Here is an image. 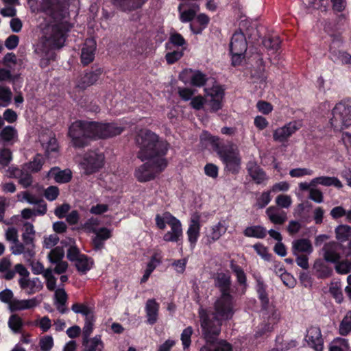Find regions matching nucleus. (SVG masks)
Returning a JSON list of instances; mask_svg holds the SVG:
<instances>
[{"label": "nucleus", "mask_w": 351, "mask_h": 351, "mask_svg": "<svg viewBox=\"0 0 351 351\" xmlns=\"http://www.w3.org/2000/svg\"><path fill=\"white\" fill-rule=\"evenodd\" d=\"M125 128L116 123L95 121L77 120L69 128L68 135L75 148H84L91 141L107 139L120 135Z\"/></svg>", "instance_id": "f257e3e1"}, {"label": "nucleus", "mask_w": 351, "mask_h": 351, "mask_svg": "<svg viewBox=\"0 0 351 351\" xmlns=\"http://www.w3.org/2000/svg\"><path fill=\"white\" fill-rule=\"evenodd\" d=\"M134 140L138 148L137 158L142 162L152 160L159 171H164L168 165L165 156L169 149V143L149 129L140 130Z\"/></svg>", "instance_id": "f03ea898"}, {"label": "nucleus", "mask_w": 351, "mask_h": 351, "mask_svg": "<svg viewBox=\"0 0 351 351\" xmlns=\"http://www.w3.org/2000/svg\"><path fill=\"white\" fill-rule=\"evenodd\" d=\"M73 24L68 21L55 23L48 36H43L34 47V53L40 58L39 66L46 68L56 57L55 50L62 48L71 30Z\"/></svg>", "instance_id": "7ed1b4c3"}, {"label": "nucleus", "mask_w": 351, "mask_h": 351, "mask_svg": "<svg viewBox=\"0 0 351 351\" xmlns=\"http://www.w3.org/2000/svg\"><path fill=\"white\" fill-rule=\"evenodd\" d=\"M202 335L206 341L199 351H232L231 343L226 340L219 339L222 319L213 312L200 308L199 311Z\"/></svg>", "instance_id": "20e7f679"}, {"label": "nucleus", "mask_w": 351, "mask_h": 351, "mask_svg": "<svg viewBox=\"0 0 351 351\" xmlns=\"http://www.w3.org/2000/svg\"><path fill=\"white\" fill-rule=\"evenodd\" d=\"M201 141L208 142L217 153L224 165V170L232 175H237L241 168V156L237 145L230 142L228 144L220 141L219 137L204 132Z\"/></svg>", "instance_id": "39448f33"}, {"label": "nucleus", "mask_w": 351, "mask_h": 351, "mask_svg": "<svg viewBox=\"0 0 351 351\" xmlns=\"http://www.w3.org/2000/svg\"><path fill=\"white\" fill-rule=\"evenodd\" d=\"M214 284L220 291V296L215 303V312L217 317L228 320L234 315V298L231 295L232 280L227 272H218L214 277Z\"/></svg>", "instance_id": "423d86ee"}, {"label": "nucleus", "mask_w": 351, "mask_h": 351, "mask_svg": "<svg viewBox=\"0 0 351 351\" xmlns=\"http://www.w3.org/2000/svg\"><path fill=\"white\" fill-rule=\"evenodd\" d=\"M32 13H43L50 17L55 23L68 21L69 5L65 0H26Z\"/></svg>", "instance_id": "0eeeda50"}, {"label": "nucleus", "mask_w": 351, "mask_h": 351, "mask_svg": "<svg viewBox=\"0 0 351 351\" xmlns=\"http://www.w3.org/2000/svg\"><path fill=\"white\" fill-rule=\"evenodd\" d=\"M330 123L335 130H342L351 125V98L344 99L332 110Z\"/></svg>", "instance_id": "6e6552de"}, {"label": "nucleus", "mask_w": 351, "mask_h": 351, "mask_svg": "<svg viewBox=\"0 0 351 351\" xmlns=\"http://www.w3.org/2000/svg\"><path fill=\"white\" fill-rule=\"evenodd\" d=\"M104 155L97 151L90 150L83 158L82 166L86 175L93 174L103 167L104 164Z\"/></svg>", "instance_id": "1a4fd4ad"}, {"label": "nucleus", "mask_w": 351, "mask_h": 351, "mask_svg": "<svg viewBox=\"0 0 351 351\" xmlns=\"http://www.w3.org/2000/svg\"><path fill=\"white\" fill-rule=\"evenodd\" d=\"M104 73V68L97 64H93L90 69H86L79 77L77 87L85 90L88 87L95 84Z\"/></svg>", "instance_id": "9d476101"}, {"label": "nucleus", "mask_w": 351, "mask_h": 351, "mask_svg": "<svg viewBox=\"0 0 351 351\" xmlns=\"http://www.w3.org/2000/svg\"><path fill=\"white\" fill-rule=\"evenodd\" d=\"M167 223L171 227V231H168L163 236V240L166 242H179L182 237V224L179 219L171 213H164Z\"/></svg>", "instance_id": "9b49d317"}, {"label": "nucleus", "mask_w": 351, "mask_h": 351, "mask_svg": "<svg viewBox=\"0 0 351 351\" xmlns=\"http://www.w3.org/2000/svg\"><path fill=\"white\" fill-rule=\"evenodd\" d=\"M301 126L298 121H291L275 130L273 132V139L276 142L285 143L288 141L289 137L300 129Z\"/></svg>", "instance_id": "f8f14e48"}, {"label": "nucleus", "mask_w": 351, "mask_h": 351, "mask_svg": "<svg viewBox=\"0 0 351 351\" xmlns=\"http://www.w3.org/2000/svg\"><path fill=\"white\" fill-rule=\"evenodd\" d=\"M200 219L201 214L199 212L195 211L191 215V217L189 221L186 234L188 241L190 243V247L192 250L195 248L200 236Z\"/></svg>", "instance_id": "ddd939ff"}, {"label": "nucleus", "mask_w": 351, "mask_h": 351, "mask_svg": "<svg viewBox=\"0 0 351 351\" xmlns=\"http://www.w3.org/2000/svg\"><path fill=\"white\" fill-rule=\"evenodd\" d=\"M305 340L308 346L315 351H322L324 348V339L321 329L317 326H311L306 330Z\"/></svg>", "instance_id": "4468645a"}, {"label": "nucleus", "mask_w": 351, "mask_h": 351, "mask_svg": "<svg viewBox=\"0 0 351 351\" xmlns=\"http://www.w3.org/2000/svg\"><path fill=\"white\" fill-rule=\"evenodd\" d=\"M160 172L154 162H147L136 169L134 175L138 182H145L154 180L156 173Z\"/></svg>", "instance_id": "2eb2a0df"}, {"label": "nucleus", "mask_w": 351, "mask_h": 351, "mask_svg": "<svg viewBox=\"0 0 351 351\" xmlns=\"http://www.w3.org/2000/svg\"><path fill=\"white\" fill-rule=\"evenodd\" d=\"M96 41L93 38H87L81 50L80 61L85 66L93 62L96 51Z\"/></svg>", "instance_id": "dca6fc26"}, {"label": "nucleus", "mask_w": 351, "mask_h": 351, "mask_svg": "<svg viewBox=\"0 0 351 351\" xmlns=\"http://www.w3.org/2000/svg\"><path fill=\"white\" fill-rule=\"evenodd\" d=\"M254 278L256 280V291L257 293L258 298L259 299L261 306L263 309H266L269 303V294L267 292V285L265 283L261 276L258 274H254Z\"/></svg>", "instance_id": "f3484780"}, {"label": "nucleus", "mask_w": 351, "mask_h": 351, "mask_svg": "<svg viewBox=\"0 0 351 351\" xmlns=\"http://www.w3.org/2000/svg\"><path fill=\"white\" fill-rule=\"evenodd\" d=\"M247 49V41L245 35L241 30L236 31L230 43V51L245 53Z\"/></svg>", "instance_id": "a211bd4d"}, {"label": "nucleus", "mask_w": 351, "mask_h": 351, "mask_svg": "<svg viewBox=\"0 0 351 351\" xmlns=\"http://www.w3.org/2000/svg\"><path fill=\"white\" fill-rule=\"evenodd\" d=\"M112 4L122 12H132L140 9L148 0H110Z\"/></svg>", "instance_id": "6ab92c4d"}, {"label": "nucleus", "mask_w": 351, "mask_h": 351, "mask_svg": "<svg viewBox=\"0 0 351 351\" xmlns=\"http://www.w3.org/2000/svg\"><path fill=\"white\" fill-rule=\"evenodd\" d=\"M49 175L52 177L55 182L59 184H66L69 182L73 178L72 171L69 169L62 170L58 167H52Z\"/></svg>", "instance_id": "aec40b11"}, {"label": "nucleus", "mask_w": 351, "mask_h": 351, "mask_svg": "<svg viewBox=\"0 0 351 351\" xmlns=\"http://www.w3.org/2000/svg\"><path fill=\"white\" fill-rule=\"evenodd\" d=\"M159 304L155 299L147 300L145 304V313L147 316V323L150 325H154L156 323L158 317Z\"/></svg>", "instance_id": "412c9836"}, {"label": "nucleus", "mask_w": 351, "mask_h": 351, "mask_svg": "<svg viewBox=\"0 0 351 351\" xmlns=\"http://www.w3.org/2000/svg\"><path fill=\"white\" fill-rule=\"evenodd\" d=\"M324 253V257L326 261L337 263L341 258L340 254L338 252V245L336 243H328L324 245L323 248Z\"/></svg>", "instance_id": "4be33fe9"}, {"label": "nucleus", "mask_w": 351, "mask_h": 351, "mask_svg": "<svg viewBox=\"0 0 351 351\" xmlns=\"http://www.w3.org/2000/svg\"><path fill=\"white\" fill-rule=\"evenodd\" d=\"M230 268L236 276L237 283L242 287L243 293H244L248 285L247 283V276L243 269L237 265L234 260L230 261Z\"/></svg>", "instance_id": "5701e85b"}, {"label": "nucleus", "mask_w": 351, "mask_h": 351, "mask_svg": "<svg viewBox=\"0 0 351 351\" xmlns=\"http://www.w3.org/2000/svg\"><path fill=\"white\" fill-rule=\"evenodd\" d=\"M330 58L335 63L340 62L343 65H351V54L332 47L329 49Z\"/></svg>", "instance_id": "b1692460"}, {"label": "nucleus", "mask_w": 351, "mask_h": 351, "mask_svg": "<svg viewBox=\"0 0 351 351\" xmlns=\"http://www.w3.org/2000/svg\"><path fill=\"white\" fill-rule=\"evenodd\" d=\"M247 169L250 176L256 184H261L267 180L265 171L256 162L248 165Z\"/></svg>", "instance_id": "393cba45"}, {"label": "nucleus", "mask_w": 351, "mask_h": 351, "mask_svg": "<svg viewBox=\"0 0 351 351\" xmlns=\"http://www.w3.org/2000/svg\"><path fill=\"white\" fill-rule=\"evenodd\" d=\"M38 304V302L36 298L29 300H16L14 299L12 302L10 304V311L12 312L22 311L26 309H30Z\"/></svg>", "instance_id": "a878e982"}, {"label": "nucleus", "mask_w": 351, "mask_h": 351, "mask_svg": "<svg viewBox=\"0 0 351 351\" xmlns=\"http://www.w3.org/2000/svg\"><path fill=\"white\" fill-rule=\"evenodd\" d=\"M263 45L271 53H276L280 49L281 40L278 35H267L262 40Z\"/></svg>", "instance_id": "bb28decb"}, {"label": "nucleus", "mask_w": 351, "mask_h": 351, "mask_svg": "<svg viewBox=\"0 0 351 351\" xmlns=\"http://www.w3.org/2000/svg\"><path fill=\"white\" fill-rule=\"evenodd\" d=\"M313 246L310 240L307 239H300L293 242V252L294 254L300 252H305L308 254L313 252Z\"/></svg>", "instance_id": "cd10ccee"}, {"label": "nucleus", "mask_w": 351, "mask_h": 351, "mask_svg": "<svg viewBox=\"0 0 351 351\" xmlns=\"http://www.w3.org/2000/svg\"><path fill=\"white\" fill-rule=\"evenodd\" d=\"M267 230L262 226H252L247 227L243 234L247 237H254L257 239H264L267 235Z\"/></svg>", "instance_id": "c85d7f7f"}, {"label": "nucleus", "mask_w": 351, "mask_h": 351, "mask_svg": "<svg viewBox=\"0 0 351 351\" xmlns=\"http://www.w3.org/2000/svg\"><path fill=\"white\" fill-rule=\"evenodd\" d=\"M8 325L14 333L19 334L23 332L24 322L19 315L12 314L9 317Z\"/></svg>", "instance_id": "c756f323"}, {"label": "nucleus", "mask_w": 351, "mask_h": 351, "mask_svg": "<svg viewBox=\"0 0 351 351\" xmlns=\"http://www.w3.org/2000/svg\"><path fill=\"white\" fill-rule=\"evenodd\" d=\"M227 228L224 227L221 222H219L217 225L211 228L210 232L208 235V241L210 243H213L218 239L226 232Z\"/></svg>", "instance_id": "7c9ffc66"}, {"label": "nucleus", "mask_w": 351, "mask_h": 351, "mask_svg": "<svg viewBox=\"0 0 351 351\" xmlns=\"http://www.w3.org/2000/svg\"><path fill=\"white\" fill-rule=\"evenodd\" d=\"M17 130L12 126L8 125L0 132V140L4 143H10L17 138Z\"/></svg>", "instance_id": "2f4dec72"}, {"label": "nucleus", "mask_w": 351, "mask_h": 351, "mask_svg": "<svg viewBox=\"0 0 351 351\" xmlns=\"http://www.w3.org/2000/svg\"><path fill=\"white\" fill-rule=\"evenodd\" d=\"M336 239L341 242L347 241L351 237V227L348 225H339L335 230Z\"/></svg>", "instance_id": "473e14b6"}, {"label": "nucleus", "mask_w": 351, "mask_h": 351, "mask_svg": "<svg viewBox=\"0 0 351 351\" xmlns=\"http://www.w3.org/2000/svg\"><path fill=\"white\" fill-rule=\"evenodd\" d=\"M93 316L85 318V323L82 331L83 344L85 345L89 341V337L93 330L94 325Z\"/></svg>", "instance_id": "72a5a7b5"}, {"label": "nucleus", "mask_w": 351, "mask_h": 351, "mask_svg": "<svg viewBox=\"0 0 351 351\" xmlns=\"http://www.w3.org/2000/svg\"><path fill=\"white\" fill-rule=\"evenodd\" d=\"M339 334L346 336L351 332V311H349L339 324Z\"/></svg>", "instance_id": "f704fd0d"}, {"label": "nucleus", "mask_w": 351, "mask_h": 351, "mask_svg": "<svg viewBox=\"0 0 351 351\" xmlns=\"http://www.w3.org/2000/svg\"><path fill=\"white\" fill-rule=\"evenodd\" d=\"M208 81L206 75L200 71H195L191 77V84L195 87L204 86Z\"/></svg>", "instance_id": "c9c22d12"}, {"label": "nucleus", "mask_w": 351, "mask_h": 351, "mask_svg": "<svg viewBox=\"0 0 351 351\" xmlns=\"http://www.w3.org/2000/svg\"><path fill=\"white\" fill-rule=\"evenodd\" d=\"M274 209V208L273 207H269L267 210V213L269 216V220L274 224H283L287 219V213L284 211L281 213H273L271 211Z\"/></svg>", "instance_id": "e433bc0d"}, {"label": "nucleus", "mask_w": 351, "mask_h": 351, "mask_svg": "<svg viewBox=\"0 0 351 351\" xmlns=\"http://www.w3.org/2000/svg\"><path fill=\"white\" fill-rule=\"evenodd\" d=\"M277 274H280V278L284 285L289 288H293L296 284V280L294 277L287 272L285 268H280Z\"/></svg>", "instance_id": "4c0bfd02"}, {"label": "nucleus", "mask_w": 351, "mask_h": 351, "mask_svg": "<svg viewBox=\"0 0 351 351\" xmlns=\"http://www.w3.org/2000/svg\"><path fill=\"white\" fill-rule=\"evenodd\" d=\"M75 262L77 270L82 274H86V272L91 269V267L88 265V256L85 254L81 255V258Z\"/></svg>", "instance_id": "58836bf2"}, {"label": "nucleus", "mask_w": 351, "mask_h": 351, "mask_svg": "<svg viewBox=\"0 0 351 351\" xmlns=\"http://www.w3.org/2000/svg\"><path fill=\"white\" fill-rule=\"evenodd\" d=\"M349 348L348 340L343 338H337L329 348V351H346Z\"/></svg>", "instance_id": "ea45409f"}, {"label": "nucleus", "mask_w": 351, "mask_h": 351, "mask_svg": "<svg viewBox=\"0 0 351 351\" xmlns=\"http://www.w3.org/2000/svg\"><path fill=\"white\" fill-rule=\"evenodd\" d=\"M64 250L60 247H56L51 250L48 254V258L51 263L55 264L57 262L62 261L64 257Z\"/></svg>", "instance_id": "a19ab883"}, {"label": "nucleus", "mask_w": 351, "mask_h": 351, "mask_svg": "<svg viewBox=\"0 0 351 351\" xmlns=\"http://www.w3.org/2000/svg\"><path fill=\"white\" fill-rule=\"evenodd\" d=\"M44 160L40 154H36L33 160L29 162L27 168L32 173L40 171L43 166Z\"/></svg>", "instance_id": "79ce46f5"}, {"label": "nucleus", "mask_w": 351, "mask_h": 351, "mask_svg": "<svg viewBox=\"0 0 351 351\" xmlns=\"http://www.w3.org/2000/svg\"><path fill=\"white\" fill-rule=\"evenodd\" d=\"M182 4H180L178 6V11L180 12V20L182 23H188L192 21L196 15V12L193 9H189L184 11H181Z\"/></svg>", "instance_id": "37998d69"}, {"label": "nucleus", "mask_w": 351, "mask_h": 351, "mask_svg": "<svg viewBox=\"0 0 351 351\" xmlns=\"http://www.w3.org/2000/svg\"><path fill=\"white\" fill-rule=\"evenodd\" d=\"M193 330L191 326H188L184 328L181 334V341L183 346V348L187 349L190 347L191 343V336L193 335Z\"/></svg>", "instance_id": "c03bdc74"}, {"label": "nucleus", "mask_w": 351, "mask_h": 351, "mask_svg": "<svg viewBox=\"0 0 351 351\" xmlns=\"http://www.w3.org/2000/svg\"><path fill=\"white\" fill-rule=\"evenodd\" d=\"M256 252L261 256L265 261H270L272 254L268 252L267 248L263 244L258 243L253 246Z\"/></svg>", "instance_id": "a18cd8bd"}, {"label": "nucleus", "mask_w": 351, "mask_h": 351, "mask_svg": "<svg viewBox=\"0 0 351 351\" xmlns=\"http://www.w3.org/2000/svg\"><path fill=\"white\" fill-rule=\"evenodd\" d=\"M68 295L63 288H58L55 291V304L66 306Z\"/></svg>", "instance_id": "49530a36"}, {"label": "nucleus", "mask_w": 351, "mask_h": 351, "mask_svg": "<svg viewBox=\"0 0 351 351\" xmlns=\"http://www.w3.org/2000/svg\"><path fill=\"white\" fill-rule=\"evenodd\" d=\"M335 269L338 274H348L351 271V261L348 260L340 261L339 260V262L336 263Z\"/></svg>", "instance_id": "de8ad7c7"}, {"label": "nucleus", "mask_w": 351, "mask_h": 351, "mask_svg": "<svg viewBox=\"0 0 351 351\" xmlns=\"http://www.w3.org/2000/svg\"><path fill=\"white\" fill-rule=\"evenodd\" d=\"M184 53L182 50H175L171 52H168L165 55V59L169 64H173L182 58Z\"/></svg>", "instance_id": "09e8293b"}, {"label": "nucleus", "mask_w": 351, "mask_h": 351, "mask_svg": "<svg viewBox=\"0 0 351 351\" xmlns=\"http://www.w3.org/2000/svg\"><path fill=\"white\" fill-rule=\"evenodd\" d=\"M12 160V152L10 149L3 148L0 152V164L3 167H8Z\"/></svg>", "instance_id": "8fccbe9b"}, {"label": "nucleus", "mask_w": 351, "mask_h": 351, "mask_svg": "<svg viewBox=\"0 0 351 351\" xmlns=\"http://www.w3.org/2000/svg\"><path fill=\"white\" fill-rule=\"evenodd\" d=\"M207 96H210V98H216L223 99L225 95L224 89L220 86H213L208 92L207 89H205Z\"/></svg>", "instance_id": "3c124183"}, {"label": "nucleus", "mask_w": 351, "mask_h": 351, "mask_svg": "<svg viewBox=\"0 0 351 351\" xmlns=\"http://www.w3.org/2000/svg\"><path fill=\"white\" fill-rule=\"evenodd\" d=\"M39 346L42 351H49L53 346V339L51 336L46 335L40 339Z\"/></svg>", "instance_id": "603ef678"}, {"label": "nucleus", "mask_w": 351, "mask_h": 351, "mask_svg": "<svg viewBox=\"0 0 351 351\" xmlns=\"http://www.w3.org/2000/svg\"><path fill=\"white\" fill-rule=\"evenodd\" d=\"M71 310L75 313H80L86 317H89V314L90 313V309L86 304L81 303H74L71 306Z\"/></svg>", "instance_id": "864d4df0"}, {"label": "nucleus", "mask_w": 351, "mask_h": 351, "mask_svg": "<svg viewBox=\"0 0 351 351\" xmlns=\"http://www.w3.org/2000/svg\"><path fill=\"white\" fill-rule=\"evenodd\" d=\"M60 194V191L56 186H50L45 191V197L49 201L56 199Z\"/></svg>", "instance_id": "5fc2aeb1"}, {"label": "nucleus", "mask_w": 351, "mask_h": 351, "mask_svg": "<svg viewBox=\"0 0 351 351\" xmlns=\"http://www.w3.org/2000/svg\"><path fill=\"white\" fill-rule=\"evenodd\" d=\"M169 41L174 46L182 47L186 44L184 37L178 32L171 34Z\"/></svg>", "instance_id": "6e6d98bb"}, {"label": "nucleus", "mask_w": 351, "mask_h": 351, "mask_svg": "<svg viewBox=\"0 0 351 351\" xmlns=\"http://www.w3.org/2000/svg\"><path fill=\"white\" fill-rule=\"evenodd\" d=\"M256 108L263 114H269L273 110V106L267 101L260 100L256 103Z\"/></svg>", "instance_id": "4d7b16f0"}, {"label": "nucleus", "mask_w": 351, "mask_h": 351, "mask_svg": "<svg viewBox=\"0 0 351 351\" xmlns=\"http://www.w3.org/2000/svg\"><path fill=\"white\" fill-rule=\"evenodd\" d=\"M205 174L212 178H217L219 174L218 167L213 163H207L204 167Z\"/></svg>", "instance_id": "13d9d810"}, {"label": "nucleus", "mask_w": 351, "mask_h": 351, "mask_svg": "<svg viewBox=\"0 0 351 351\" xmlns=\"http://www.w3.org/2000/svg\"><path fill=\"white\" fill-rule=\"evenodd\" d=\"M14 298L13 292L11 289H5L0 292V301L9 304L10 308V304L12 302Z\"/></svg>", "instance_id": "bf43d9fd"}, {"label": "nucleus", "mask_w": 351, "mask_h": 351, "mask_svg": "<svg viewBox=\"0 0 351 351\" xmlns=\"http://www.w3.org/2000/svg\"><path fill=\"white\" fill-rule=\"evenodd\" d=\"M313 171L306 168H296L290 170L289 175L292 178H300L306 175H312Z\"/></svg>", "instance_id": "052dcab7"}, {"label": "nucleus", "mask_w": 351, "mask_h": 351, "mask_svg": "<svg viewBox=\"0 0 351 351\" xmlns=\"http://www.w3.org/2000/svg\"><path fill=\"white\" fill-rule=\"evenodd\" d=\"M90 344L88 348L93 351H101L104 348V343L101 340V336H95L90 339Z\"/></svg>", "instance_id": "680f3d73"}, {"label": "nucleus", "mask_w": 351, "mask_h": 351, "mask_svg": "<svg viewBox=\"0 0 351 351\" xmlns=\"http://www.w3.org/2000/svg\"><path fill=\"white\" fill-rule=\"evenodd\" d=\"M93 232L96 234L97 237L104 241L112 237L111 231L105 227L101 228L99 230L93 229Z\"/></svg>", "instance_id": "e2e57ef3"}, {"label": "nucleus", "mask_w": 351, "mask_h": 351, "mask_svg": "<svg viewBox=\"0 0 351 351\" xmlns=\"http://www.w3.org/2000/svg\"><path fill=\"white\" fill-rule=\"evenodd\" d=\"M206 102V100L203 96L197 95L191 99L190 104L193 109L199 110L203 108Z\"/></svg>", "instance_id": "0e129e2a"}, {"label": "nucleus", "mask_w": 351, "mask_h": 351, "mask_svg": "<svg viewBox=\"0 0 351 351\" xmlns=\"http://www.w3.org/2000/svg\"><path fill=\"white\" fill-rule=\"evenodd\" d=\"M223 99L210 98L208 101V105L210 107V112H216L223 108Z\"/></svg>", "instance_id": "69168bd1"}, {"label": "nucleus", "mask_w": 351, "mask_h": 351, "mask_svg": "<svg viewBox=\"0 0 351 351\" xmlns=\"http://www.w3.org/2000/svg\"><path fill=\"white\" fill-rule=\"evenodd\" d=\"M276 203L282 208H289L291 204V197L287 195H279L276 198Z\"/></svg>", "instance_id": "338daca9"}, {"label": "nucleus", "mask_w": 351, "mask_h": 351, "mask_svg": "<svg viewBox=\"0 0 351 351\" xmlns=\"http://www.w3.org/2000/svg\"><path fill=\"white\" fill-rule=\"evenodd\" d=\"M19 43V37L14 34L9 36L5 40V46L9 50H12L16 48Z\"/></svg>", "instance_id": "774afa93"}]
</instances>
